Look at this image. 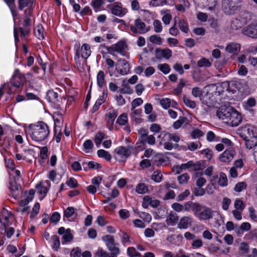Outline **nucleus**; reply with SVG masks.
<instances>
[{
	"label": "nucleus",
	"mask_w": 257,
	"mask_h": 257,
	"mask_svg": "<svg viewBox=\"0 0 257 257\" xmlns=\"http://www.w3.org/2000/svg\"><path fill=\"white\" fill-rule=\"evenodd\" d=\"M136 191L139 194H145L148 192V188L144 183H139L136 187Z\"/></svg>",
	"instance_id": "obj_34"
},
{
	"label": "nucleus",
	"mask_w": 257,
	"mask_h": 257,
	"mask_svg": "<svg viewBox=\"0 0 257 257\" xmlns=\"http://www.w3.org/2000/svg\"><path fill=\"white\" fill-rule=\"evenodd\" d=\"M36 189L40 194L43 195V197L46 196L48 191L47 187L42 186V182L36 185Z\"/></svg>",
	"instance_id": "obj_51"
},
{
	"label": "nucleus",
	"mask_w": 257,
	"mask_h": 257,
	"mask_svg": "<svg viewBox=\"0 0 257 257\" xmlns=\"http://www.w3.org/2000/svg\"><path fill=\"white\" fill-rule=\"evenodd\" d=\"M104 134L101 132H98L96 134L94 141L97 147H99L101 144V141L104 138Z\"/></svg>",
	"instance_id": "obj_48"
},
{
	"label": "nucleus",
	"mask_w": 257,
	"mask_h": 257,
	"mask_svg": "<svg viewBox=\"0 0 257 257\" xmlns=\"http://www.w3.org/2000/svg\"><path fill=\"white\" fill-rule=\"evenodd\" d=\"M155 56L157 59L165 58L169 59L172 57V52L169 48H156L155 50Z\"/></svg>",
	"instance_id": "obj_15"
},
{
	"label": "nucleus",
	"mask_w": 257,
	"mask_h": 257,
	"mask_svg": "<svg viewBox=\"0 0 257 257\" xmlns=\"http://www.w3.org/2000/svg\"><path fill=\"white\" fill-rule=\"evenodd\" d=\"M139 216L142 219L147 222H151L152 220L151 215L147 212H140Z\"/></svg>",
	"instance_id": "obj_61"
},
{
	"label": "nucleus",
	"mask_w": 257,
	"mask_h": 257,
	"mask_svg": "<svg viewBox=\"0 0 257 257\" xmlns=\"http://www.w3.org/2000/svg\"><path fill=\"white\" fill-rule=\"evenodd\" d=\"M58 233L60 235H63L62 238V244L70 242L73 239V236L70 228L66 229L64 227H61L58 229Z\"/></svg>",
	"instance_id": "obj_16"
},
{
	"label": "nucleus",
	"mask_w": 257,
	"mask_h": 257,
	"mask_svg": "<svg viewBox=\"0 0 257 257\" xmlns=\"http://www.w3.org/2000/svg\"><path fill=\"white\" fill-rule=\"evenodd\" d=\"M218 184L221 187H225L227 185V178L226 175L223 173L219 174Z\"/></svg>",
	"instance_id": "obj_40"
},
{
	"label": "nucleus",
	"mask_w": 257,
	"mask_h": 257,
	"mask_svg": "<svg viewBox=\"0 0 257 257\" xmlns=\"http://www.w3.org/2000/svg\"><path fill=\"white\" fill-rule=\"evenodd\" d=\"M131 31L135 34H144L150 30L149 28H146V24L140 19H137L135 21V26H130Z\"/></svg>",
	"instance_id": "obj_8"
},
{
	"label": "nucleus",
	"mask_w": 257,
	"mask_h": 257,
	"mask_svg": "<svg viewBox=\"0 0 257 257\" xmlns=\"http://www.w3.org/2000/svg\"><path fill=\"white\" fill-rule=\"evenodd\" d=\"M178 216L174 212H170L166 219V222L168 224L173 225L178 221Z\"/></svg>",
	"instance_id": "obj_28"
},
{
	"label": "nucleus",
	"mask_w": 257,
	"mask_h": 257,
	"mask_svg": "<svg viewBox=\"0 0 257 257\" xmlns=\"http://www.w3.org/2000/svg\"><path fill=\"white\" fill-rule=\"evenodd\" d=\"M251 225L248 222H243L241 223L240 226V229L238 230L237 233L240 234H242V231H247L250 230Z\"/></svg>",
	"instance_id": "obj_47"
},
{
	"label": "nucleus",
	"mask_w": 257,
	"mask_h": 257,
	"mask_svg": "<svg viewBox=\"0 0 257 257\" xmlns=\"http://www.w3.org/2000/svg\"><path fill=\"white\" fill-rule=\"evenodd\" d=\"M163 175L159 170L155 171L152 175V179L156 182L159 183L162 181Z\"/></svg>",
	"instance_id": "obj_42"
},
{
	"label": "nucleus",
	"mask_w": 257,
	"mask_h": 257,
	"mask_svg": "<svg viewBox=\"0 0 257 257\" xmlns=\"http://www.w3.org/2000/svg\"><path fill=\"white\" fill-rule=\"evenodd\" d=\"M239 131L241 137L243 139L247 138L253 139L254 138L253 127L249 124L241 126L239 128Z\"/></svg>",
	"instance_id": "obj_13"
},
{
	"label": "nucleus",
	"mask_w": 257,
	"mask_h": 257,
	"mask_svg": "<svg viewBox=\"0 0 257 257\" xmlns=\"http://www.w3.org/2000/svg\"><path fill=\"white\" fill-rule=\"evenodd\" d=\"M186 118L184 117H181L173 123V127L175 129H178L181 126V125L185 122Z\"/></svg>",
	"instance_id": "obj_63"
},
{
	"label": "nucleus",
	"mask_w": 257,
	"mask_h": 257,
	"mask_svg": "<svg viewBox=\"0 0 257 257\" xmlns=\"http://www.w3.org/2000/svg\"><path fill=\"white\" fill-rule=\"evenodd\" d=\"M200 101L202 103L209 107H217L218 103L215 100V97L211 93L207 92L200 97Z\"/></svg>",
	"instance_id": "obj_11"
},
{
	"label": "nucleus",
	"mask_w": 257,
	"mask_h": 257,
	"mask_svg": "<svg viewBox=\"0 0 257 257\" xmlns=\"http://www.w3.org/2000/svg\"><path fill=\"white\" fill-rule=\"evenodd\" d=\"M240 0H222V7L227 14H232L238 7Z\"/></svg>",
	"instance_id": "obj_6"
},
{
	"label": "nucleus",
	"mask_w": 257,
	"mask_h": 257,
	"mask_svg": "<svg viewBox=\"0 0 257 257\" xmlns=\"http://www.w3.org/2000/svg\"><path fill=\"white\" fill-rule=\"evenodd\" d=\"M117 114L116 111L114 110H110L106 113V116L107 119V123L108 125L110 126H112L114 119L117 116Z\"/></svg>",
	"instance_id": "obj_27"
},
{
	"label": "nucleus",
	"mask_w": 257,
	"mask_h": 257,
	"mask_svg": "<svg viewBox=\"0 0 257 257\" xmlns=\"http://www.w3.org/2000/svg\"><path fill=\"white\" fill-rule=\"evenodd\" d=\"M9 188L11 191H17L21 188V185L17 184L15 180L10 182Z\"/></svg>",
	"instance_id": "obj_62"
},
{
	"label": "nucleus",
	"mask_w": 257,
	"mask_h": 257,
	"mask_svg": "<svg viewBox=\"0 0 257 257\" xmlns=\"http://www.w3.org/2000/svg\"><path fill=\"white\" fill-rule=\"evenodd\" d=\"M105 75L103 71L100 70L98 72L97 76V84L100 87H102L104 84Z\"/></svg>",
	"instance_id": "obj_38"
},
{
	"label": "nucleus",
	"mask_w": 257,
	"mask_h": 257,
	"mask_svg": "<svg viewBox=\"0 0 257 257\" xmlns=\"http://www.w3.org/2000/svg\"><path fill=\"white\" fill-rule=\"evenodd\" d=\"M197 65L199 67H209L211 66V63L208 59L202 58L198 61Z\"/></svg>",
	"instance_id": "obj_57"
},
{
	"label": "nucleus",
	"mask_w": 257,
	"mask_h": 257,
	"mask_svg": "<svg viewBox=\"0 0 257 257\" xmlns=\"http://www.w3.org/2000/svg\"><path fill=\"white\" fill-rule=\"evenodd\" d=\"M240 49V46L239 44L231 43L226 47L225 50L228 53L235 55L239 52Z\"/></svg>",
	"instance_id": "obj_21"
},
{
	"label": "nucleus",
	"mask_w": 257,
	"mask_h": 257,
	"mask_svg": "<svg viewBox=\"0 0 257 257\" xmlns=\"http://www.w3.org/2000/svg\"><path fill=\"white\" fill-rule=\"evenodd\" d=\"M149 41L155 45H161L163 43V39L157 34L151 35L149 38Z\"/></svg>",
	"instance_id": "obj_32"
},
{
	"label": "nucleus",
	"mask_w": 257,
	"mask_h": 257,
	"mask_svg": "<svg viewBox=\"0 0 257 257\" xmlns=\"http://www.w3.org/2000/svg\"><path fill=\"white\" fill-rule=\"evenodd\" d=\"M216 115L224 123L231 126H237L242 119L241 114L230 106H222L219 110L217 111Z\"/></svg>",
	"instance_id": "obj_1"
},
{
	"label": "nucleus",
	"mask_w": 257,
	"mask_h": 257,
	"mask_svg": "<svg viewBox=\"0 0 257 257\" xmlns=\"http://www.w3.org/2000/svg\"><path fill=\"white\" fill-rule=\"evenodd\" d=\"M154 30L157 33H160L163 31L162 23L159 20H155L153 23Z\"/></svg>",
	"instance_id": "obj_37"
},
{
	"label": "nucleus",
	"mask_w": 257,
	"mask_h": 257,
	"mask_svg": "<svg viewBox=\"0 0 257 257\" xmlns=\"http://www.w3.org/2000/svg\"><path fill=\"white\" fill-rule=\"evenodd\" d=\"M198 204L199 203L197 202H193L190 201L185 202L184 205H183V210L185 211L189 212L191 210H192L193 212V213L194 214Z\"/></svg>",
	"instance_id": "obj_26"
},
{
	"label": "nucleus",
	"mask_w": 257,
	"mask_h": 257,
	"mask_svg": "<svg viewBox=\"0 0 257 257\" xmlns=\"http://www.w3.org/2000/svg\"><path fill=\"white\" fill-rule=\"evenodd\" d=\"M102 239L106 242L107 249L112 254L117 257L120 253V250L118 247L116 246L113 236L110 235H104L102 236Z\"/></svg>",
	"instance_id": "obj_5"
},
{
	"label": "nucleus",
	"mask_w": 257,
	"mask_h": 257,
	"mask_svg": "<svg viewBox=\"0 0 257 257\" xmlns=\"http://www.w3.org/2000/svg\"><path fill=\"white\" fill-rule=\"evenodd\" d=\"M169 136H170L169 133L165 131L161 132L157 137V139L159 141V145L161 146L166 141H169Z\"/></svg>",
	"instance_id": "obj_30"
},
{
	"label": "nucleus",
	"mask_w": 257,
	"mask_h": 257,
	"mask_svg": "<svg viewBox=\"0 0 257 257\" xmlns=\"http://www.w3.org/2000/svg\"><path fill=\"white\" fill-rule=\"evenodd\" d=\"M179 26L180 29V30L184 32V33H188L189 31L188 26L187 22H186L184 20H180L179 23Z\"/></svg>",
	"instance_id": "obj_58"
},
{
	"label": "nucleus",
	"mask_w": 257,
	"mask_h": 257,
	"mask_svg": "<svg viewBox=\"0 0 257 257\" xmlns=\"http://www.w3.org/2000/svg\"><path fill=\"white\" fill-rule=\"evenodd\" d=\"M235 154L234 150L230 148L226 149L219 156V159L221 162L228 163L232 160Z\"/></svg>",
	"instance_id": "obj_17"
},
{
	"label": "nucleus",
	"mask_w": 257,
	"mask_h": 257,
	"mask_svg": "<svg viewBox=\"0 0 257 257\" xmlns=\"http://www.w3.org/2000/svg\"><path fill=\"white\" fill-rule=\"evenodd\" d=\"M242 33L245 36L257 38V24L249 25L242 30Z\"/></svg>",
	"instance_id": "obj_18"
},
{
	"label": "nucleus",
	"mask_w": 257,
	"mask_h": 257,
	"mask_svg": "<svg viewBox=\"0 0 257 257\" xmlns=\"http://www.w3.org/2000/svg\"><path fill=\"white\" fill-rule=\"evenodd\" d=\"M213 213L211 208L198 204L194 215L199 220L206 221L213 218Z\"/></svg>",
	"instance_id": "obj_4"
},
{
	"label": "nucleus",
	"mask_w": 257,
	"mask_h": 257,
	"mask_svg": "<svg viewBox=\"0 0 257 257\" xmlns=\"http://www.w3.org/2000/svg\"><path fill=\"white\" fill-rule=\"evenodd\" d=\"M142 110L141 108H131V112L130 117L131 119L137 122H140Z\"/></svg>",
	"instance_id": "obj_24"
},
{
	"label": "nucleus",
	"mask_w": 257,
	"mask_h": 257,
	"mask_svg": "<svg viewBox=\"0 0 257 257\" xmlns=\"http://www.w3.org/2000/svg\"><path fill=\"white\" fill-rule=\"evenodd\" d=\"M239 250L242 254L247 253L249 252V245L245 242H241L239 247Z\"/></svg>",
	"instance_id": "obj_56"
},
{
	"label": "nucleus",
	"mask_w": 257,
	"mask_h": 257,
	"mask_svg": "<svg viewBox=\"0 0 257 257\" xmlns=\"http://www.w3.org/2000/svg\"><path fill=\"white\" fill-rule=\"evenodd\" d=\"M76 53L74 55V60L76 63L77 67H80L81 65V60L80 57V54L82 58L86 60L91 55V51L89 45L87 44H83L81 47L80 48L79 46H75L76 47Z\"/></svg>",
	"instance_id": "obj_3"
},
{
	"label": "nucleus",
	"mask_w": 257,
	"mask_h": 257,
	"mask_svg": "<svg viewBox=\"0 0 257 257\" xmlns=\"http://www.w3.org/2000/svg\"><path fill=\"white\" fill-rule=\"evenodd\" d=\"M116 122L119 125H124L127 123V115L126 113H122L119 115L116 120Z\"/></svg>",
	"instance_id": "obj_46"
},
{
	"label": "nucleus",
	"mask_w": 257,
	"mask_h": 257,
	"mask_svg": "<svg viewBox=\"0 0 257 257\" xmlns=\"http://www.w3.org/2000/svg\"><path fill=\"white\" fill-rule=\"evenodd\" d=\"M97 155L99 157L103 158L107 161H110L111 159V155L104 150H99L97 151Z\"/></svg>",
	"instance_id": "obj_39"
},
{
	"label": "nucleus",
	"mask_w": 257,
	"mask_h": 257,
	"mask_svg": "<svg viewBox=\"0 0 257 257\" xmlns=\"http://www.w3.org/2000/svg\"><path fill=\"white\" fill-rule=\"evenodd\" d=\"M192 219L189 216L182 217L178 224V228L179 229H187L192 225Z\"/></svg>",
	"instance_id": "obj_19"
},
{
	"label": "nucleus",
	"mask_w": 257,
	"mask_h": 257,
	"mask_svg": "<svg viewBox=\"0 0 257 257\" xmlns=\"http://www.w3.org/2000/svg\"><path fill=\"white\" fill-rule=\"evenodd\" d=\"M54 135L56 142L59 143L61 141L62 136L61 128L60 126H55L54 127Z\"/></svg>",
	"instance_id": "obj_45"
},
{
	"label": "nucleus",
	"mask_w": 257,
	"mask_h": 257,
	"mask_svg": "<svg viewBox=\"0 0 257 257\" xmlns=\"http://www.w3.org/2000/svg\"><path fill=\"white\" fill-rule=\"evenodd\" d=\"M111 13L112 15L118 17H123L127 13V10L122 7L120 3H115L110 9Z\"/></svg>",
	"instance_id": "obj_12"
},
{
	"label": "nucleus",
	"mask_w": 257,
	"mask_h": 257,
	"mask_svg": "<svg viewBox=\"0 0 257 257\" xmlns=\"http://www.w3.org/2000/svg\"><path fill=\"white\" fill-rule=\"evenodd\" d=\"M242 26L243 25L240 23L238 18L232 21L230 25V27L233 30H237L241 28Z\"/></svg>",
	"instance_id": "obj_55"
},
{
	"label": "nucleus",
	"mask_w": 257,
	"mask_h": 257,
	"mask_svg": "<svg viewBox=\"0 0 257 257\" xmlns=\"http://www.w3.org/2000/svg\"><path fill=\"white\" fill-rule=\"evenodd\" d=\"M126 45L124 42L120 41L115 44L116 52L122 54L124 50Z\"/></svg>",
	"instance_id": "obj_44"
},
{
	"label": "nucleus",
	"mask_w": 257,
	"mask_h": 257,
	"mask_svg": "<svg viewBox=\"0 0 257 257\" xmlns=\"http://www.w3.org/2000/svg\"><path fill=\"white\" fill-rule=\"evenodd\" d=\"M116 70L121 75L128 74L130 70V66L128 62L124 59H120L118 60L116 64Z\"/></svg>",
	"instance_id": "obj_9"
},
{
	"label": "nucleus",
	"mask_w": 257,
	"mask_h": 257,
	"mask_svg": "<svg viewBox=\"0 0 257 257\" xmlns=\"http://www.w3.org/2000/svg\"><path fill=\"white\" fill-rule=\"evenodd\" d=\"M25 82V75L22 74L19 70H15L12 80V83L13 86L19 88L23 86Z\"/></svg>",
	"instance_id": "obj_10"
},
{
	"label": "nucleus",
	"mask_w": 257,
	"mask_h": 257,
	"mask_svg": "<svg viewBox=\"0 0 257 257\" xmlns=\"http://www.w3.org/2000/svg\"><path fill=\"white\" fill-rule=\"evenodd\" d=\"M31 139L36 142H40L47 139L50 134L48 125L43 121L38 122L36 125L31 127Z\"/></svg>",
	"instance_id": "obj_2"
},
{
	"label": "nucleus",
	"mask_w": 257,
	"mask_h": 257,
	"mask_svg": "<svg viewBox=\"0 0 257 257\" xmlns=\"http://www.w3.org/2000/svg\"><path fill=\"white\" fill-rule=\"evenodd\" d=\"M157 68L165 74H168L171 71L170 66L167 63L159 64L158 65Z\"/></svg>",
	"instance_id": "obj_35"
},
{
	"label": "nucleus",
	"mask_w": 257,
	"mask_h": 257,
	"mask_svg": "<svg viewBox=\"0 0 257 257\" xmlns=\"http://www.w3.org/2000/svg\"><path fill=\"white\" fill-rule=\"evenodd\" d=\"M190 179V176L187 173H184L179 175L178 178V181L180 184H186Z\"/></svg>",
	"instance_id": "obj_43"
},
{
	"label": "nucleus",
	"mask_w": 257,
	"mask_h": 257,
	"mask_svg": "<svg viewBox=\"0 0 257 257\" xmlns=\"http://www.w3.org/2000/svg\"><path fill=\"white\" fill-rule=\"evenodd\" d=\"M160 204V201L155 199L154 197L150 196H145L143 198L142 206L144 208H148L149 206H151L153 208H157Z\"/></svg>",
	"instance_id": "obj_14"
},
{
	"label": "nucleus",
	"mask_w": 257,
	"mask_h": 257,
	"mask_svg": "<svg viewBox=\"0 0 257 257\" xmlns=\"http://www.w3.org/2000/svg\"><path fill=\"white\" fill-rule=\"evenodd\" d=\"M51 239L53 241L52 248L55 251H57L60 245L59 237L56 235H54L51 236Z\"/></svg>",
	"instance_id": "obj_36"
},
{
	"label": "nucleus",
	"mask_w": 257,
	"mask_h": 257,
	"mask_svg": "<svg viewBox=\"0 0 257 257\" xmlns=\"http://www.w3.org/2000/svg\"><path fill=\"white\" fill-rule=\"evenodd\" d=\"M130 154V151L124 147L119 146L114 150V158L119 162L124 161Z\"/></svg>",
	"instance_id": "obj_7"
},
{
	"label": "nucleus",
	"mask_w": 257,
	"mask_h": 257,
	"mask_svg": "<svg viewBox=\"0 0 257 257\" xmlns=\"http://www.w3.org/2000/svg\"><path fill=\"white\" fill-rule=\"evenodd\" d=\"M231 203V200L229 198L224 197L222 202V207L224 210H227L229 208V206Z\"/></svg>",
	"instance_id": "obj_60"
},
{
	"label": "nucleus",
	"mask_w": 257,
	"mask_h": 257,
	"mask_svg": "<svg viewBox=\"0 0 257 257\" xmlns=\"http://www.w3.org/2000/svg\"><path fill=\"white\" fill-rule=\"evenodd\" d=\"M127 253L130 257L141 256V254L137 252L136 248L133 247H129L127 248Z\"/></svg>",
	"instance_id": "obj_50"
},
{
	"label": "nucleus",
	"mask_w": 257,
	"mask_h": 257,
	"mask_svg": "<svg viewBox=\"0 0 257 257\" xmlns=\"http://www.w3.org/2000/svg\"><path fill=\"white\" fill-rule=\"evenodd\" d=\"M234 205L235 210L242 211L245 208V204L243 202L238 198L235 200Z\"/></svg>",
	"instance_id": "obj_52"
},
{
	"label": "nucleus",
	"mask_w": 257,
	"mask_h": 257,
	"mask_svg": "<svg viewBox=\"0 0 257 257\" xmlns=\"http://www.w3.org/2000/svg\"><path fill=\"white\" fill-rule=\"evenodd\" d=\"M94 257H116L111 253L109 254L102 248L99 247L94 254Z\"/></svg>",
	"instance_id": "obj_29"
},
{
	"label": "nucleus",
	"mask_w": 257,
	"mask_h": 257,
	"mask_svg": "<svg viewBox=\"0 0 257 257\" xmlns=\"http://www.w3.org/2000/svg\"><path fill=\"white\" fill-rule=\"evenodd\" d=\"M247 187V185L245 182H240L237 183L234 188V190L237 192H240L242 190L245 189Z\"/></svg>",
	"instance_id": "obj_49"
},
{
	"label": "nucleus",
	"mask_w": 257,
	"mask_h": 257,
	"mask_svg": "<svg viewBox=\"0 0 257 257\" xmlns=\"http://www.w3.org/2000/svg\"><path fill=\"white\" fill-rule=\"evenodd\" d=\"M251 139H252L250 138L244 139L245 141L246 147L249 149H251L254 147L257 146V142H254L253 140H252Z\"/></svg>",
	"instance_id": "obj_54"
},
{
	"label": "nucleus",
	"mask_w": 257,
	"mask_h": 257,
	"mask_svg": "<svg viewBox=\"0 0 257 257\" xmlns=\"http://www.w3.org/2000/svg\"><path fill=\"white\" fill-rule=\"evenodd\" d=\"M120 217L122 219H126L129 217L130 214L128 210L125 209H120L118 212Z\"/></svg>",
	"instance_id": "obj_64"
},
{
	"label": "nucleus",
	"mask_w": 257,
	"mask_h": 257,
	"mask_svg": "<svg viewBox=\"0 0 257 257\" xmlns=\"http://www.w3.org/2000/svg\"><path fill=\"white\" fill-rule=\"evenodd\" d=\"M183 100L184 103L187 107L192 109L195 108L196 106V102L191 100L190 98L184 96L183 98Z\"/></svg>",
	"instance_id": "obj_41"
},
{
	"label": "nucleus",
	"mask_w": 257,
	"mask_h": 257,
	"mask_svg": "<svg viewBox=\"0 0 257 257\" xmlns=\"http://www.w3.org/2000/svg\"><path fill=\"white\" fill-rule=\"evenodd\" d=\"M103 4V2L102 0H92L91 2V6L95 12L98 11Z\"/></svg>",
	"instance_id": "obj_53"
},
{
	"label": "nucleus",
	"mask_w": 257,
	"mask_h": 257,
	"mask_svg": "<svg viewBox=\"0 0 257 257\" xmlns=\"http://www.w3.org/2000/svg\"><path fill=\"white\" fill-rule=\"evenodd\" d=\"M159 101L162 107L164 109H166L169 108L171 106L175 107L177 104L175 101L171 100L170 98H164L160 99Z\"/></svg>",
	"instance_id": "obj_23"
},
{
	"label": "nucleus",
	"mask_w": 257,
	"mask_h": 257,
	"mask_svg": "<svg viewBox=\"0 0 257 257\" xmlns=\"http://www.w3.org/2000/svg\"><path fill=\"white\" fill-rule=\"evenodd\" d=\"M44 29L41 25H37L34 28V34L39 40L44 39Z\"/></svg>",
	"instance_id": "obj_31"
},
{
	"label": "nucleus",
	"mask_w": 257,
	"mask_h": 257,
	"mask_svg": "<svg viewBox=\"0 0 257 257\" xmlns=\"http://www.w3.org/2000/svg\"><path fill=\"white\" fill-rule=\"evenodd\" d=\"M83 147L85 152L88 153L89 150H91L93 148V144L90 140H87L83 144Z\"/></svg>",
	"instance_id": "obj_59"
},
{
	"label": "nucleus",
	"mask_w": 257,
	"mask_h": 257,
	"mask_svg": "<svg viewBox=\"0 0 257 257\" xmlns=\"http://www.w3.org/2000/svg\"><path fill=\"white\" fill-rule=\"evenodd\" d=\"M11 213L6 209H3L0 217V222L4 225L5 232L7 226H9V220Z\"/></svg>",
	"instance_id": "obj_20"
},
{
	"label": "nucleus",
	"mask_w": 257,
	"mask_h": 257,
	"mask_svg": "<svg viewBox=\"0 0 257 257\" xmlns=\"http://www.w3.org/2000/svg\"><path fill=\"white\" fill-rule=\"evenodd\" d=\"M253 17V16L251 13L249 12H244L240 14L237 18H238V20H239L240 23L243 26L249 22Z\"/></svg>",
	"instance_id": "obj_22"
},
{
	"label": "nucleus",
	"mask_w": 257,
	"mask_h": 257,
	"mask_svg": "<svg viewBox=\"0 0 257 257\" xmlns=\"http://www.w3.org/2000/svg\"><path fill=\"white\" fill-rule=\"evenodd\" d=\"M119 91L121 93L131 94L133 93V90L127 83H125V81H123L121 88L119 89Z\"/></svg>",
	"instance_id": "obj_33"
},
{
	"label": "nucleus",
	"mask_w": 257,
	"mask_h": 257,
	"mask_svg": "<svg viewBox=\"0 0 257 257\" xmlns=\"http://www.w3.org/2000/svg\"><path fill=\"white\" fill-rule=\"evenodd\" d=\"M142 142L143 143H148L150 145H154L156 143V139L154 135H149L147 133L141 135Z\"/></svg>",
	"instance_id": "obj_25"
}]
</instances>
